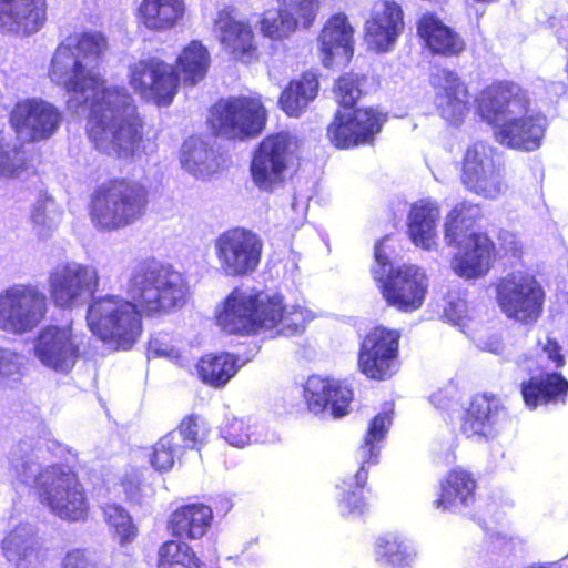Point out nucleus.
Listing matches in <instances>:
<instances>
[{
    "instance_id": "nucleus-19",
    "label": "nucleus",
    "mask_w": 568,
    "mask_h": 568,
    "mask_svg": "<svg viewBox=\"0 0 568 568\" xmlns=\"http://www.w3.org/2000/svg\"><path fill=\"white\" fill-rule=\"evenodd\" d=\"M94 267L80 263L55 265L48 276V292L55 307L71 310L81 305L99 287Z\"/></svg>"
},
{
    "instance_id": "nucleus-48",
    "label": "nucleus",
    "mask_w": 568,
    "mask_h": 568,
    "mask_svg": "<svg viewBox=\"0 0 568 568\" xmlns=\"http://www.w3.org/2000/svg\"><path fill=\"white\" fill-rule=\"evenodd\" d=\"M61 568H97V564L87 550L72 549L65 554Z\"/></svg>"
},
{
    "instance_id": "nucleus-43",
    "label": "nucleus",
    "mask_w": 568,
    "mask_h": 568,
    "mask_svg": "<svg viewBox=\"0 0 568 568\" xmlns=\"http://www.w3.org/2000/svg\"><path fill=\"white\" fill-rule=\"evenodd\" d=\"M30 166L22 146L4 148L0 144V179H16Z\"/></svg>"
},
{
    "instance_id": "nucleus-44",
    "label": "nucleus",
    "mask_w": 568,
    "mask_h": 568,
    "mask_svg": "<svg viewBox=\"0 0 568 568\" xmlns=\"http://www.w3.org/2000/svg\"><path fill=\"white\" fill-rule=\"evenodd\" d=\"M286 13L282 12L281 6L277 9V17H268L267 13H263L260 20V30L261 33L270 38L272 40L281 41L288 38L293 34L297 29L292 27L290 23L287 24Z\"/></svg>"
},
{
    "instance_id": "nucleus-42",
    "label": "nucleus",
    "mask_w": 568,
    "mask_h": 568,
    "mask_svg": "<svg viewBox=\"0 0 568 568\" xmlns=\"http://www.w3.org/2000/svg\"><path fill=\"white\" fill-rule=\"evenodd\" d=\"M183 449L184 447L178 443L172 433L166 434L153 445L150 463L160 473L169 471L174 466L175 458L183 453Z\"/></svg>"
},
{
    "instance_id": "nucleus-3",
    "label": "nucleus",
    "mask_w": 568,
    "mask_h": 568,
    "mask_svg": "<svg viewBox=\"0 0 568 568\" xmlns=\"http://www.w3.org/2000/svg\"><path fill=\"white\" fill-rule=\"evenodd\" d=\"M215 322L230 335L254 336L276 329L278 336L294 337L305 332L307 315L302 307L287 308L278 296L235 287L221 303Z\"/></svg>"
},
{
    "instance_id": "nucleus-40",
    "label": "nucleus",
    "mask_w": 568,
    "mask_h": 568,
    "mask_svg": "<svg viewBox=\"0 0 568 568\" xmlns=\"http://www.w3.org/2000/svg\"><path fill=\"white\" fill-rule=\"evenodd\" d=\"M286 22L296 29H310L317 18L321 0H277Z\"/></svg>"
},
{
    "instance_id": "nucleus-25",
    "label": "nucleus",
    "mask_w": 568,
    "mask_h": 568,
    "mask_svg": "<svg viewBox=\"0 0 568 568\" xmlns=\"http://www.w3.org/2000/svg\"><path fill=\"white\" fill-rule=\"evenodd\" d=\"M303 397L311 413L320 415L329 409L331 415L338 418L347 414L353 390L342 382L311 375L305 382Z\"/></svg>"
},
{
    "instance_id": "nucleus-41",
    "label": "nucleus",
    "mask_w": 568,
    "mask_h": 568,
    "mask_svg": "<svg viewBox=\"0 0 568 568\" xmlns=\"http://www.w3.org/2000/svg\"><path fill=\"white\" fill-rule=\"evenodd\" d=\"M102 513L108 525L112 527L119 536L121 546L134 541L138 536V527L134 525L126 509L118 504H106L102 508Z\"/></svg>"
},
{
    "instance_id": "nucleus-26",
    "label": "nucleus",
    "mask_w": 568,
    "mask_h": 568,
    "mask_svg": "<svg viewBox=\"0 0 568 568\" xmlns=\"http://www.w3.org/2000/svg\"><path fill=\"white\" fill-rule=\"evenodd\" d=\"M223 50L230 58L243 64H252L260 59L255 33L248 21L236 20L227 10L219 12L215 20Z\"/></svg>"
},
{
    "instance_id": "nucleus-11",
    "label": "nucleus",
    "mask_w": 568,
    "mask_h": 568,
    "mask_svg": "<svg viewBox=\"0 0 568 568\" xmlns=\"http://www.w3.org/2000/svg\"><path fill=\"white\" fill-rule=\"evenodd\" d=\"M495 291L497 305L508 320L531 325L541 317L546 292L535 274L510 272L497 281Z\"/></svg>"
},
{
    "instance_id": "nucleus-12",
    "label": "nucleus",
    "mask_w": 568,
    "mask_h": 568,
    "mask_svg": "<svg viewBox=\"0 0 568 568\" xmlns=\"http://www.w3.org/2000/svg\"><path fill=\"white\" fill-rule=\"evenodd\" d=\"M402 331L383 324L371 327L358 345L357 369L369 381L385 382L400 368Z\"/></svg>"
},
{
    "instance_id": "nucleus-24",
    "label": "nucleus",
    "mask_w": 568,
    "mask_h": 568,
    "mask_svg": "<svg viewBox=\"0 0 568 568\" xmlns=\"http://www.w3.org/2000/svg\"><path fill=\"white\" fill-rule=\"evenodd\" d=\"M48 20L47 0H0V34L28 38Z\"/></svg>"
},
{
    "instance_id": "nucleus-5",
    "label": "nucleus",
    "mask_w": 568,
    "mask_h": 568,
    "mask_svg": "<svg viewBox=\"0 0 568 568\" xmlns=\"http://www.w3.org/2000/svg\"><path fill=\"white\" fill-rule=\"evenodd\" d=\"M365 74L353 71L342 73L333 84L337 109L326 128L328 142L337 150H352L374 145L388 121V113L376 106H357L365 97Z\"/></svg>"
},
{
    "instance_id": "nucleus-28",
    "label": "nucleus",
    "mask_w": 568,
    "mask_h": 568,
    "mask_svg": "<svg viewBox=\"0 0 568 568\" xmlns=\"http://www.w3.org/2000/svg\"><path fill=\"white\" fill-rule=\"evenodd\" d=\"M528 105V94L523 88L510 81H499L481 91L477 110L483 119L493 123L500 115L513 112L514 108L519 111L527 109Z\"/></svg>"
},
{
    "instance_id": "nucleus-10",
    "label": "nucleus",
    "mask_w": 568,
    "mask_h": 568,
    "mask_svg": "<svg viewBox=\"0 0 568 568\" xmlns=\"http://www.w3.org/2000/svg\"><path fill=\"white\" fill-rule=\"evenodd\" d=\"M267 118L260 95H230L211 105L206 125L214 136L243 141L258 136Z\"/></svg>"
},
{
    "instance_id": "nucleus-16",
    "label": "nucleus",
    "mask_w": 568,
    "mask_h": 568,
    "mask_svg": "<svg viewBox=\"0 0 568 568\" xmlns=\"http://www.w3.org/2000/svg\"><path fill=\"white\" fill-rule=\"evenodd\" d=\"M294 144L288 132L271 133L258 142L251 159L250 173L260 190L272 192L284 181L292 164Z\"/></svg>"
},
{
    "instance_id": "nucleus-29",
    "label": "nucleus",
    "mask_w": 568,
    "mask_h": 568,
    "mask_svg": "<svg viewBox=\"0 0 568 568\" xmlns=\"http://www.w3.org/2000/svg\"><path fill=\"white\" fill-rule=\"evenodd\" d=\"M546 130L545 116L529 114L504 122L496 132V136L509 149L531 152L540 148Z\"/></svg>"
},
{
    "instance_id": "nucleus-32",
    "label": "nucleus",
    "mask_w": 568,
    "mask_h": 568,
    "mask_svg": "<svg viewBox=\"0 0 568 568\" xmlns=\"http://www.w3.org/2000/svg\"><path fill=\"white\" fill-rule=\"evenodd\" d=\"M185 14V0H141L134 13L138 26L152 32L174 29Z\"/></svg>"
},
{
    "instance_id": "nucleus-8",
    "label": "nucleus",
    "mask_w": 568,
    "mask_h": 568,
    "mask_svg": "<svg viewBox=\"0 0 568 568\" xmlns=\"http://www.w3.org/2000/svg\"><path fill=\"white\" fill-rule=\"evenodd\" d=\"M213 510L204 503H190L176 507L168 517L166 529L173 539L158 549V568H207L185 540L203 538L213 523Z\"/></svg>"
},
{
    "instance_id": "nucleus-37",
    "label": "nucleus",
    "mask_w": 568,
    "mask_h": 568,
    "mask_svg": "<svg viewBox=\"0 0 568 568\" xmlns=\"http://www.w3.org/2000/svg\"><path fill=\"white\" fill-rule=\"evenodd\" d=\"M440 79L445 103L443 113L450 120H459L468 110L469 92L467 85L453 70H442Z\"/></svg>"
},
{
    "instance_id": "nucleus-9",
    "label": "nucleus",
    "mask_w": 568,
    "mask_h": 568,
    "mask_svg": "<svg viewBox=\"0 0 568 568\" xmlns=\"http://www.w3.org/2000/svg\"><path fill=\"white\" fill-rule=\"evenodd\" d=\"M38 500L67 523L87 521L91 504L77 471L64 465H50L34 477Z\"/></svg>"
},
{
    "instance_id": "nucleus-34",
    "label": "nucleus",
    "mask_w": 568,
    "mask_h": 568,
    "mask_svg": "<svg viewBox=\"0 0 568 568\" xmlns=\"http://www.w3.org/2000/svg\"><path fill=\"white\" fill-rule=\"evenodd\" d=\"M320 92V75L307 70L287 82L278 95V108L290 118L301 116Z\"/></svg>"
},
{
    "instance_id": "nucleus-49",
    "label": "nucleus",
    "mask_w": 568,
    "mask_h": 568,
    "mask_svg": "<svg viewBox=\"0 0 568 568\" xmlns=\"http://www.w3.org/2000/svg\"><path fill=\"white\" fill-rule=\"evenodd\" d=\"M541 349L554 369H559L566 365L562 347L555 337L547 336Z\"/></svg>"
},
{
    "instance_id": "nucleus-1",
    "label": "nucleus",
    "mask_w": 568,
    "mask_h": 568,
    "mask_svg": "<svg viewBox=\"0 0 568 568\" xmlns=\"http://www.w3.org/2000/svg\"><path fill=\"white\" fill-rule=\"evenodd\" d=\"M108 48V39L100 31L69 34L55 48L49 77L69 93L83 95L89 91L79 102L89 140L99 152L128 160L144 149L145 123L134 98L125 87L108 84L83 64H98Z\"/></svg>"
},
{
    "instance_id": "nucleus-45",
    "label": "nucleus",
    "mask_w": 568,
    "mask_h": 568,
    "mask_svg": "<svg viewBox=\"0 0 568 568\" xmlns=\"http://www.w3.org/2000/svg\"><path fill=\"white\" fill-rule=\"evenodd\" d=\"M178 430L185 443V447L200 448L206 437L207 430L201 425L197 415H187L179 424Z\"/></svg>"
},
{
    "instance_id": "nucleus-36",
    "label": "nucleus",
    "mask_w": 568,
    "mask_h": 568,
    "mask_svg": "<svg viewBox=\"0 0 568 568\" xmlns=\"http://www.w3.org/2000/svg\"><path fill=\"white\" fill-rule=\"evenodd\" d=\"M439 207L430 202L420 201L410 206L407 220V234L410 241L424 250L436 244V226Z\"/></svg>"
},
{
    "instance_id": "nucleus-31",
    "label": "nucleus",
    "mask_w": 568,
    "mask_h": 568,
    "mask_svg": "<svg viewBox=\"0 0 568 568\" xmlns=\"http://www.w3.org/2000/svg\"><path fill=\"white\" fill-rule=\"evenodd\" d=\"M317 40L325 67L333 64L339 51L347 62L354 54V29L343 12L334 13L325 21Z\"/></svg>"
},
{
    "instance_id": "nucleus-6",
    "label": "nucleus",
    "mask_w": 568,
    "mask_h": 568,
    "mask_svg": "<svg viewBox=\"0 0 568 568\" xmlns=\"http://www.w3.org/2000/svg\"><path fill=\"white\" fill-rule=\"evenodd\" d=\"M152 192L140 179L111 176L89 195L88 215L100 232H116L141 221L149 211Z\"/></svg>"
},
{
    "instance_id": "nucleus-51",
    "label": "nucleus",
    "mask_w": 568,
    "mask_h": 568,
    "mask_svg": "<svg viewBox=\"0 0 568 568\" xmlns=\"http://www.w3.org/2000/svg\"><path fill=\"white\" fill-rule=\"evenodd\" d=\"M374 257H375L376 263L378 264V268H376V271H379L381 273L386 274L385 268L386 267H389V270L392 268L389 256L383 250V240H379L376 242L375 247H374ZM373 271H375V268Z\"/></svg>"
},
{
    "instance_id": "nucleus-22",
    "label": "nucleus",
    "mask_w": 568,
    "mask_h": 568,
    "mask_svg": "<svg viewBox=\"0 0 568 568\" xmlns=\"http://www.w3.org/2000/svg\"><path fill=\"white\" fill-rule=\"evenodd\" d=\"M34 354L57 372H70L80 358V346L71 325H47L34 339Z\"/></svg>"
},
{
    "instance_id": "nucleus-35",
    "label": "nucleus",
    "mask_w": 568,
    "mask_h": 568,
    "mask_svg": "<svg viewBox=\"0 0 568 568\" xmlns=\"http://www.w3.org/2000/svg\"><path fill=\"white\" fill-rule=\"evenodd\" d=\"M244 364L240 357L230 352L203 354L195 364L197 378L202 384L214 388H223Z\"/></svg>"
},
{
    "instance_id": "nucleus-14",
    "label": "nucleus",
    "mask_w": 568,
    "mask_h": 568,
    "mask_svg": "<svg viewBox=\"0 0 568 568\" xmlns=\"http://www.w3.org/2000/svg\"><path fill=\"white\" fill-rule=\"evenodd\" d=\"M390 424L392 412H381L371 420L363 444L359 447L362 452L361 466L355 473L353 481L344 483L345 488L338 500L342 516L358 517L367 511L368 504L363 496V490L368 479L366 466L378 463L379 448L377 444L385 438Z\"/></svg>"
},
{
    "instance_id": "nucleus-52",
    "label": "nucleus",
    "mask_w": 568,
    "mask_h": 568,
    "mask_svg": "<svg viewBox=\"0 0 568 568\" xmlns=\"http://www.w3.org/2000/svg\"><path fill=\"white\" fill-rule=\"evenodd\" d=\"M27 467H28V463L22 464V468H27Z\"/></svg>"
},
{
    "instance_id": "nucleus-39",
    "label": "nucleus",
    "mask_w": 568,
    "mask_h": 568,
    "mask_svg": "<svg viewBox=\"0 0 568 568\" xmlns=\"http://www.w3.org/2000/svg\"><path fill=\"white\" fill-rule=\"evenodd\" d=\"M213 151L200 139H190L183 143L181 152L182 166L194 175H206L211 172L210 162Z\"/></svg>"
},
{
    "instance_id": "nucleus-23",
    "label": "nucleus",
    "mask_w": 568,
    "mask_h": 568,
    "mask_svg": "<svg viewBox=\"0 0 568 568\" xmlns=\"http://www.w3.org/2000/svg\"><path fill=\"white\" fill-rule=\"evenodd\" d=\"M405 30V13L395 0H377L364 23V40L374 51L385 53L395 47Z\"/></svg>"
},
{
    "instance_id": "nucleus-17",
    "label": "nucleus",
    "mask_w": 568,
    "mask_h": 568,
    "mask_svg": "<svg viewBox=\"0 0 568 568\" xmlns=\"http://www.w3.org/2000/svg\"><path fill=\"white\" fill-rule=\"evenodd\" d=\"M373 278L386 304L403 313H412L424 304L428 281L416 265H400L387 274L373 271Z\"/></svg>"
},
{
    "instance_id": "nucleus-30",
    "label": "nucleus",
    "mask_w": 568,
    "mask_h": 568,
    "mask_svg": "<svg viewBox=\"0 0 568 568\" xmlns=\"http://www.w3.org/2000/svg\"><path fill=\"white\" fill-rule=\"evenodd\" d=\"M520 395L525 406L529 409L564 405L568 397V379L556 371L530 376L521 382Z\"/></svg>"
},
{
    "instance_id": "nucleus-21",
    "label": "nucleus",
    "mask_w": 568,
    "mask_h": 568,
    "mask_svg": "<svg viewBox=\"0 0 568 568\" xmlns=\"http://www.w3.org/2000/svg\"><path fill=\"white\" fill-rule=\"evenodd\" d=\"M509 419L507 408L495 394L481 393L471 397L460 419V433L468 439H494Z\"/></svg>"
},
{
    "instance_id": "nucleus-47",
    "label": "nucleus",
    "mask_w": 568,
    "mask_h": 568,
    "mask_svg": "<svg viewBox=\"0 0 568 568\" xmlns=\"http://www.w3.org/2000/svg\"><path fill=\"white\" fill-rule=\"evenodd\" d=\"M21 376V363L19 354L7 349H0V378Z\"/></svg>"
},
{
    "instance_id": "nucleus-15",
    "label": "nucleus",
    "mask_w": 568,
    "mask_h": 568,
    "mask_svg": "<svg viewBox=\"0 0 568 568\" xmlns=\"http://www.w3.org/2000/svg\"><path fill=\"white\" fill-rule=\"evenodd\" d=\"M495 148L484 142L469 145L462 161L460 180L465 189L483 199H497L505 187L504 165Z\"/></svg>"
},
{
    "instance_id": "nucleus-38",
    "label": "nucleus",
    "mask_w": 568,
    "mask_h": 568,
    "mask_svg": "<svg viewBox=\"0 0 568 568\" xmlns=\"http://www.w3.org/2000/svg\"><path fill=\"white\" fill-rule=\"evenodd\" d=\"M375 559L384 568H405L410 565L412 554L399 536L387 532L375 542Z\"/></svg>"
},
{
    "instance_id": "nucleus-2",
    "label": "nucleus",
    "mask_w": 568,
    "mask_h": 568,
    "mask_svg": "<svg viewBox=\"0 0 568 568\" xmlns=\"http://www.w3.org/2000/svg\"><path fill=\"white\" fill-rule=\"evenodd\" d=\"M125 294L93 297L85 315L90 332L114 351L135 345L143 333V316H164L183 308L191 297V285L173 265L145 260L132 270Z\"/></svg>"
},
{
    "instance_id": "nucleus-27",
    "label": "nucleus",
    "mask_w": 568,
    "mask_h": 568,
    "mask_svg": "<svg viewBox=\"0 0 568 568\" xmlns=\"http://www.w3.org/2000/svg\"><path fill=\"white\" fill-rule=\"evenodd\" d=\"M416 34L432 55L455 58L466 51L464 38L435 12H424L417 19Z\"/></svg>"
},
{
    "instance_id": "nucleus-7",
    "label": "nucleus",
    "mask_w": 568,
    "mask_h": 568,
    "mask_svg": "<svg viewBox=\"0 0 568 568\" xmlns=\"http://www.w3.org/2000/svg\"><path fill=\"white\" fill-rule=\"evenodd\" d=\"M480 216L479 204L462 201L448 212L444 224L446 245L458 248L452 258L453 270L466 280L485 276L496 256V244L487 233L465 232Z\"/></svg>"
},
{
    "instance_id": "nucleus-4",
    "label": "nucleus",
    "mask_w": 568,
    "mask_h": 568,
    "mask_svg": "<svg viewBox=\"0 0 568 568\" xmlns=\"http://www.w3.org/2000/svg\"><path fill=\"white\" fill-rule=\"evenodd\" d=\"M211 65V54L200 40H191L171 65L158 57L141 59L130 65L129 84L156 106H169L181 84L193 88L203 81Z\"/></svg>"
},
{
    "instance_id": "nucleus-20",
    "label": "nucleus",
    "mask_w": 568,
    "mask_h": 568,
    "mask_svg": "<svg viewBox=\"0 0 568 568\" xmlns=\"http://www.w3.org/2000/svg\"><path fill=\"white\" fill-rule=\"evenodd\" d=\"M8 122L18 138L37 143L55 134L62 122V113L41 98H24L13 103Z\"/></svg>"
},
{
    "instance_id": "nucleus-46",
    "label": "nucleus",
    "mask_w": 568,
    "mask_h": 568,
    "mask_svg": "<svg viewBox=\"0 0 568 568\" xmlns=\"http://www.w3.org/2000/svg\"><path fill=\"white\" fill-rule=\"evenodd\" d=\"M222 435L230 445L244 447L251 442V426L242 418H232L223 427Z\"/></svg>"
},
{
    "instance_id": "nucleus-13",
    "label": "nucleus",
    "mask_w": 568,
    "mask_h": 568,
    "mask_svg": "<svg viewBox=\"0 0 568 568\" xmlns=\"http://www.w3.org/2000/svg\"><path fill=\"white\" fill-rule=\"evenodd\" d=\"M48 313L45 294L32 284H13L0 291V331L23 335L37 328Z\"/></svg>"
},
{
    "instance_id": "nucleus-18",
    "label": "nucleus",
    "mask_w": 568,
    "mask_h": 568,
    "mask_svg": "<svg viewBox=\"0 0 568 568\" xmlns=\"http://www.w3.org/2000/svg\"><path fill=\"white\" fill-rule=\"evenodd\" d=\"M215 254L227 276L240 277L253 273L260 265L263 242L254 232L233 227L215 240Z\"/></svg>"
},
{
    "instance_id": "nucleus-50",
    "label": "nucleus",
    "mask_w": 568,
    "mask_h": 568,
    "mask_svg": "<svg viewBox=\"0 0 568 568\" xmlns=\"http://www.w3.org/2000/svg\"><path fill=\"white\" fill-rule=\"evenodd\" d=\"M121 486L129 500H139L141 496V483L135 477H124Z\"/></svg>"
},
{
    "instance_id": "nucleus-33",
    "label": "nucleus",
    "mask_w": 568,
    "mask_h": 568,
    "mask_svg": "<svg viewBox=\"0 0 568 568\" xmlns=\"http://www.w3.org/2000/svg\"><path fill=\"white\" fill-rule=\"evenodd\" d=\"M476 488L477 483L471 471L459 466L454 467L442 479L434 505L448 511L467 507L475 500Z\"/></svg>"
}]
</instances>
